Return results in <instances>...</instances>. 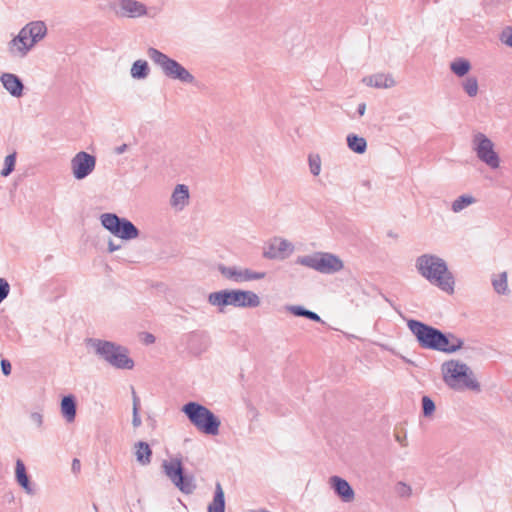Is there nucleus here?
<instances>
[{
    "label": "nucleus",
    "mask_w": 512,
    "mask_h": 512,
    "mask_svg": "<svg viewBox=\"0 0 512 512\" xmlns=\"http://www.w3.org/2000/svg\"><path fill=\"white\" fill-rule=\"evenodd\" d=\"M4 88L14 97L23 94V83L18 76L12 73H3L0 78Z\"/></svg>",
    "instance_id": "obj_18"
},
{
    "label": "nucleus",
    "mask_w": 512,
    "mask_h": 512,
    "mask_svg": "<svg viewBox=\"0 0 512 512\" xmlns=\"http://www.w3.org/2000/svg\"><path fill=\"white\" fill-rule=\"evenodd\" d=\"M147 55L166 77L182 83L192 84L195 82V77L184 66L158 49L148 48Z\"/></svg>",
    "instance_id": "obj_5"
},
{
    "label": "nucleus",
    "mask_w": 512,
    "mask_h": 512,
    "mask_svg": "<svg viewBox=\"0 0 512 512\" xmlns=\"http://www.w3.org/2000/svg\"><path fill=\"white\" fill-rule=\"evenodd\" d=\"M149 66L145 60H136L130 69L132 78L134 79H145L149 75Z\"/></svg>",
    "instance_id": "obj_28"
},
{
    "label": "nucleus",
    "mask_w": 512,
    "mask_h": 512,
    "mask_svg": "<svg viewBox=\"0 0 512 512\" xmlns=\"http://www.w3.org/2000/svg\"><path fill=\"white\" fill-rule=\"evenodd\" d=\"M395 492L399 497L408 498L412 494V488L404 482H398L395 485Z\"/></svg>",
    "instance_id": "obj_38"
},
{
    "label": "nucleus",
    "mask_w": 512,
    "mask_h": 512,
    "mask_svg": "<svg viewBox=\"0 0 512 512\" xmlns=\"http://www.w3.org/2000/svg\"><path fill=\"white\" fill-rule=\"evenodd\" d=\"M132 397H133V418H132V425L134 428H138L142 421L139 416V409H140V399L136 395L135 390H132Z\"/></svg>",
    "instance_id": "obj_32"
},
{
    "label": "nucleus",
    "mask_w": 512,
    "mask_h": 512,
    "mask_svg": "<svg viewBox=\"0 0 512 512\" xmlns=\"http://www.w3.org/2000/svg\"><path fill=\"white\" fill-rule=\"evenodd\" d=\"M330 488L344 503H350L355 499V492L351 485L339 476H331L328 480Z\"/></svg>",
    "instance_id": "obj_16"
},
{
    "label": "nucleus",
    "mask_w": 512,
    "mask_h": 512,
    "mask_svg": "<svg viewBox=\"0 0 512 512\" xmlns=\"http://www.w3.org/2000/svg\"><path fill=\"white\" fill-rule=\"evenodd\" d=\"M288 250L292 251L291 243L285 239L276 238L270 243L263 255L268 259L283 258V254Z\"/></svg>",
    "instance_id": "obj_17"
},
{
    "label": "nucleus",
    "mask_w": 512,
    "mask_h": 512,
    "mask_svg": "<svg viewBox=\"0 0 512 512\" xmlns=\"http://www.w3.org/2000/svg\"><path fill=\"white\" fill-rule=\"evenodd\" d=\"M9 291V283L5 279L0 278V303L8 296Z\"/></svg>",
    "instance_id": "obj_40"
},
{
    "label": "nucleus",
    "mask_w": 512,
    "mask_h": 512,
    "mask_svg": "<svg viewBox=\"0 0 512 512\" xmlns=\"http://www.w3.org/2000/svg\"><path fill=\"white\" fill-rule=\"evenodd\" d=\"M218 270L223 277L236 283L260 280L266 275L264 272H255L239 266L219 265Z\"/></svg>",
    "instance_id": "obj_13"
},
{
    "label": "nucleus",
    "mask_w": 512,
    "mask_h": 512,
    "mask_svg": "<svg viewBox=\"0 0 512 512\" xmlns=\"http://www.w3.org/2000/svg\"><path fill=\"white\" fill-rule=\"evenodd\" d=\"M445 381H454L458 384H477V378L471 368L458 360H450L442 365Z\"/></svg>",
    "instance_id": "obj_11"
},
{
    "label": "nucleus",
    "mask_w": 512,
    "mask_h": 512,
    "mask_svg": "<svg viewBox=\"0 0 512 512\" xmlns=\"http://www.w3.org/2000/svg\"><path fill=\"white\" fill-rule=\"evenodd\" d=\"M121 248V245H116L112 240H109L108 242V251L110 253H113L116 250H119Z\"/></svg>",
    "instance_id": "obj_45"
},
{
    "label": "nucleus",
    "mask_w": 512,
    "mask_h": 512,
    "mask_svg": "<svg viewBox=\"0 0 512 512\" xmlns=\"http://www.w3.org/2000/svg\"><path fill=\"white\" fill-rule=\"evenodd\" d=\"M396 441L399 442L403 447L407 446L406 435L402 433L395 434Z\"/></svg>",
    "instance_id": "obj_43"
},
{
    "label": "nucleus",
    "mask_w": 512,
    "mask_h": 512,
    "mask_svg": "<svg viewBox=\"0 0 512 512\" xmlns=\"http://www.w3.org/2000/svg\"><path fill=\"white\" fill-rule=\"evenodd\" d=\"M422 410L425 417H430L435 411V404L433 400L428 396L422 397Z\"/></svg>",
    "instance_id": "obj_37"
},
{
    "label": "nucleus",
    "mask_w": 512,
    "mask_h": 512,
    "mask_svg": "<svg viewBox=\"0 0 512 512\" xmlns=\"http://www.w3.org/2000/svg\"><path fill=\"white\" fill-rule=\"evenodd\" d=\"M188 200V187L184 184L176 185L171 195L170 205L177 210H182L188 204Z\"/></svg>",
    "instance_id": "obj_20"
},
{
    "label": "nucleus",
    "mask_w": 512,
    "mask_h": 512,
    "mask_svg": "<svg viewBox=\"0 0 512 512\" xmlns=\"http://www.w3.org/2000/svg\"><path fill=\"white\" fill-rule=\"evenodd\" d=\"M208 512H225L224 491L220 483L216 484L213 500L208 505Z\"/></svg>",
    "instance_id": "obj_23"
},
{
    "label": "nucleus",
    "mask_w": 512,
    "mask_h": 512,
    "mask_svg": "<svg viewBox=\"0 0 512 512\" xmlns=\"http://www.w3.org/2000/svg\"><path fill=\"white\" fill-rule=\"evenodd\" d=\"M296 263L322 274H334L344 268L343 260L329 252H314L309 255L299 256Z\"/></svg>",
    "instance_id": "obj_7"
},
{
    "label": "nucleus",
    "mask_w": 512,
    "mask_h": 512,
    "mask_svg": "<svg viewBox=\"0 0 512 512\" xmlns=\"http://www.w3.org/2000/svg\"><path fill=\"white\" fill-rule=\"evenodd\" d=\"M231 306L238 308H256L260 306V297L250 290H230Z\"/></svg>",
    "instance_id": "obj_15"
},
{
    "label": "nucleus",
    "mask_w": 512,
    "mask_h": 512,
    "mask_svg": "<svg viewBox=\"0 0 512 512\" xmlns=\"http://www.w3.org/2000/svg\"><path fill=\"white\" fill-rule=\"evenodd\" d=\"M456 388H458L459 390L464 388L465 386H455ZM472 390H474L475 392H480V389H479V386H476V385H473V386H469Z\"/></svg>",
    "instance_id": "obj_49"
},
{
    "label": "nucleus",
    "mask_w": 512,
    "mask_h": 512,
    "mask_svg": "<svg viewBox=\"0 0 512 512\" xmlns=\"http://www.w3.org/2000/svg\"><path fill=\"white\" fill-rule=\"evenodd\" d=\"M286 311L290 312L294 316L306 317L312 321L321 322L320 316L300 305H288L285 307Z\"/></svg>",
    "instance_id": "obj_27"
},
{
    "label": "nucleus",
    "mask_w": 512,
    "mask_h": 512,
    "mask_svg": "<svg viewBox=\"0 0 512 512\" xmlns=\"http://www.w3.org/2000/svg\"><path fill=\"white\" fill-rule=\"evenodd\" d=\"M46 34L47 26L43 21L29 22L9 41L8 51L14 57L23 58Z\"/></svg>",
    "instance_id": "obj_3"
},
{
    "label": "nucleus",
    "mask_w": 512,
    "mask_h": 512,
    "mask_svg": "<svg viewBox=\"0 0 512 512\" xmlns=\"http://www.w3.org/2000/svg\"><path fill=\"white\" fill-rule=\"evenodd\" d=\"M189 345L192 347V343L194 341H197V340H203V339H206L207 337L203 334V333H199V332H192L189 334Z\"/></svg>",
    "instance_id": "obj_41"
},
{
    "label": "nucleus",
    "mask_w": 512,
    "mask_h": 512,
    "mask_svg": "<svg viewBox=\"0 0 512 512\" xmlns=\"http://www.w3.org/2000/svg\"><path fill=\"white\" fill-rule=\"evenodd\" d=\"M29 423L36 430L43 429L44 416L39 411H34L29 414Z\"/></svg>",
    "instance_id": "obj_36"
},
{
    "label": "nucleus",
    "mask_w": 512,
    "mask_h": 512,
    "mask_svg": "<svg viewBox=\"0 0 512 512\" xmlns=\"http://www.w3.org/2000/svg\"><path fill=\"white\" fill-rule=\"evenodd\" d=\"M145 341L146 343H154L155 337L152 334H147Z\"/></svg>",
    "instance_id": "obj_48"
},
{
    "label": "nucleus",
    "mask_w": 512,
    "mask_h": 512,
    "mask_svg": "<svg viewBox=\"0 0 512 512\" xmlns=\"http://www.w3.org/2000/svg\"><path fill=\"white\" fill-rule=\"evenodd\" d=\"M15 163H16V153L14 152L12 154L7 155L4 160V168L1 170L0 175L2 177L9 176L15 168Z\"/></svg>",
    "instance_id": "obj_33"
},
{
    "label": "nucleus",
    "mask_w": 512,
    "mask_h": 512,
    "mask_svg": "<svg viewBox=\"0 0 512 512\" xmlns=\"http://www.w3.org/2000/svg\"><path fill=\"white\" fill-rule=\"evenodd\" d=\"M308 163L311 174L318 176L321 172V158L319 154H310L308 157Z\"/></svg>",
    "instance_id": "obj_34"
},
{
    "label": "nucleus",
    "mask_w": 512,
    "mask_h": 512,
    "mask_svg": "<svg viewBox=\"0 0 512 512\" xmlns=\"http://www.w3.org/2000/svg\"><path fill=\"white\" fill-rule=\"evenodd\" d=\"M472 65L468 59L459 57L450 63V70L457 76L463 77L470 72Z\"/></svg>",
    "instance_id": "obj_26"
},
{
    "label": "nucleus",
    "mask_w": 512,
    "mask_h": 512,
    "mask_svg": "<svg viewBox=\"0 0 512 512\" xmlns=\"http://www.w3.org/2000/svg\"><path fill=\"white\" fill-rule=\"evenodd\" d=\"M362 82L370 87L382 88L384 86L383 74H375L362 79Z\"/></svg>",
    "instance_id": "obj_35"
},
{
    "label": "nucleus",
    "mask_w": 512,
    "mask_h": 512,
    "mask_svg": "<svg viewBox=\"0 0 512 512\" xmlns=\"http://www.w3.org/2000/svg\"><path fill=\"white\" fill-rule=\"evenodd\" d=\"M500 0H484V7L486 9H492L499 4Z\"/></svg>",
    "instance_id": "obj_44"
},
{
    "label": "nucleus",
    "mask_w": 512,
    "mask_h": 512,
    "mask_svg": "<svg viewBox=\"0 0 512 512\" xmlns=\"http://www.w3.org/2000/svg\"><path fill=\"white\" fill-rule=\"evenodd\" d=\"M207 301L211 306L217 307L220 312H223L226 306L231 305L230 290L211 292Z\"/></svg>",
    "instance_id": "obj_21"
},
{
    "label": "nucleus",
    "mask_w": 512,
    "mask_h": 512,
    "mask_svg": "<svg viewBox=\"0 0 512 512\" xmlns=\"http://www.w3.org/2000/svg\"><path fill=\"white\" fill-rule=\"evenodd\" d=\"M111 8L121 17L139 18L147 14V7L137 0H114Z\"/></svg>",
    "instance_id": "obj_14"
},
{
    "label": "nucleus",
    "mask_w": 512,
    "mask_h": 512,
    "mask_svg": "<svg viewBox=\"0 0 512 512\" xmlns=\"http://www.w3.org/2000/svg\"><path fill=\"white\" fill-rule=\"evenodd\" d=\"M127 149V145L126 144H123L119 147L116 148V153L117 154H122L123 152H125Z\"/></svg>",
    "instance_id": "obj_47"
},
{
    "label": "nucleus",
    "mask_w": 512,
    "mask_h": 512,
    "mask_svg": "<svg viewBox=\"0 0 512 512\" xmlns=\"http://www.w3.org/2000/svg\"><path fill=\"white\" fill-rule=\"evenodd\" d=\"M1 369H2V372L4 375H9L11 373V363L6 360V359H2L1 360Z\"/></svg>",
    "instance_id": "obj_42"
},
{
    "label": "nucleus",
    "mask_w": 512,
    "mask_h": 512,
    "mask_svg": "<svg viewBox=\"0 0 512 512\" xmlns=\"http://www.w3.org/2000/svg\"><path fill=\"white\" fill-rule=\"evenodd\" d=\"M166 476L184 494H191L196 489L194 478L183 475L182 462L179 458H172L162 464Z\"/></svg>",
    "instance_id": "obj_10"
},
{
    "label": "nucleus",
    "mask_w": 512,
    "mask_h": 512,
    "mask_svg": "<svg viewBox=\"0 0 512 512\" xmlns=\"http://www.w3.org/2000/svg\"><path fill=\"white\" fill-rule=\"evenodd\" d=\"M100 221L105 229L122 240H132L139 237L140 232L131 221L126 218H120L114 213L102 214Z\"/></svg>",
    "instance_id": "obj_9"
},
{
    "label": "nucleus",
    "mask_w": 512,
    "mask_h": 512,
    "mask_svg": "<svg viewBox=\"0 0 512 512\" xmlns=\"http://www.w3.org/2000/svg\"><path fill=\"white\" fill-rule=\"evenodd\" d=\"M492 286L494 291L500 295H507L510 290L508 286L507 272H501L492 276Z\"/></svg>",
    "instance_id": "obj_25"
},
{
    "label": "nucleus",
    "mask_w": 512,
    "mask_h": 512,
    "mask_svg": "<svg viewBox=\"0 0 512 512\" xmlns=\"http://www.w3.org/2000/svg\"><path fill=\"white\" fill-rule=\"evenodd\" d=\"M366 111V105L365 103H361L358 105V108H357V113L359 114V116H363L364 113Z\"/></svg>",
    "instance_id": "obj_46"
},
{
    "label": "nucleus",
    "mask_w": 512,
    "mask_h": 512,
    "mask_svg": "<svg viewBox=\"0 0 512 512\" xmlns=\"http://www.w3.org/2000/svg\"><path fill=\"white\" fill-rule=\"evenodd\" d=\"M407 326L424 349L454 353L463 347V340L452 333L444 334L440 330L418 320H408Z\"/></svg>",
    "instance_id": "obj_1"
},
{
    "label": "nucleus",
    "mask_w": 512,
    "mask_h": 512,
    "mask_svg": "<svg viewBox=\"0 0 512 512\" xmlns=\"http://www.w3.org/2000/svg\"><path fill=\"white\" fill-rule=\"evenodd\" d=\"M390 85H394V81H393L392 79H391V80H389V79L386 77V83H385L386 88H387L388 86H390Z\"/></svg>",
    "instance_id": "obj_50"
},
{
    "label": "nucleus",
    "mask_w": 512,
    "mask_h": 512,
    "mask_svg": "<svg viewBox=\"0 0 512 512\" xmlns=\"http://www.w3.org/2000/svg\"><path fill=\"white\" fill-rule=\"evenodd\" d=\"M15 480L27 494H34L33 487L26 472L25 464L21 459H17L15 462Z\"/></svg>",
    "instance_id": "obj_19"
},
{
    "label": "nucleus",
    "mask_w": 512,
    "mask_h": 512,
    "mask_svg": "<svg viewBox=\"0 0 512 512\" xmlns=\"http://www.w3.org/2000/svg\"><path fill=\"white\" fill-rule=\"evenodd\" d=\"M182 411L199 431L213 436L219 433L221 422L208 408L189 402L183 406Z\"/></svg>",
    "instance_id": "obj_6"
},
{
    "label": "nucleus",
    "mask_w": 512,
    "mask_h": 512,
    "mask_svg": "<svg viewBox=\"0 0 512 512\" xmlns=\"http://www.w3.org/2000/svg\"><path fill=\"white\" fill-rule=\"evenodd\" d=\"M476 202L475 197L472 195L464 194L456 198L451 205V209L454 213H459L468 206Z\"/></svg>",
    "instance_id": "obj_31"
},
{
    "label": "nucleus",
    "mask_w": 512,
    "mask_h": 512,
    "mask_svg": "<svg viewBox=\"0 0 512 512\" xmlns=\"http://www.w3.org/2000/svg\"><path fill=\"white\" fill-rule=\"evenodd\" d=\"M347 145L351 151L357 154H363L367 148L366 140L356 134H349L347 136Z\"/></svg>",
    "instance_id": "obj_29"
},
{
    "label": "nucleus",
    "mask_w": 512,
    "mask_h": 512,
    "mask_svg": "<svg viewBox=\"0 0 512 512\" xmlns=\"http://www.w3.org/2000/svg\"><path fill=\"white\" fill-rule=\"evenodd\" d=\"M461 87L470 98L476 97L479 93V83L477 77L475 76L466 77L462 81Z\"/></svg>",
    "instance_id": "obj_30"
},
{
    "label": "nucleus",
    "mask_w": 512,
    "mask_h": 512,
    "mask_svg": "<svg viewBox=\"0 0 512 512\" xmlns=\"http://www.w3.org/2000/svg\"><path fill=\"white\" fill-rule=\"evenodd\" d=\"M472 150L477 158L490 169H498L500 167V156L495 150L494 142L484 133L475 132L471 140Z\"/></svg>",
    "instance_id": "obj_8"
},
{
    "label": "nucleus",
    "mask_w": 512,
    "mask_h": 512,
    "mask_svg": "<svg viewBox=\"0 0 512 512\" xmlns=\"http://www.w3.org/2000/svg\"><path fill=\"white\" fill-rule=\"evenodd\" d=\"M70 165L73 177L82 180L94 171L96 158L85 151H80L71 159Z\"/></svg>",
    "instance_id": "obj_12"
},
{
    "label": "nucleus",
    "mask_w": 512,
    "mask_h": 512,
    "mask_svg": "<svg viewBox=\"0 0 512 512\" xmlns=\"http://www.w3.org/2000/svg\"><path fill=\"white\" fill-rule=\"evenodd\" d=\"M61 413L67 422H72L76 416V401L72 395L63 397L61 401Z\"/></svg>",
    "instance_id": "obj_22"
},
{
    "label": "nucleus",
    "mask_w": 512,
    "mask_h": 512,
    "mask_svg": "<svg viewBox=\"0 0 512 512\" xmlns=\"http://www.w3.org/2000/svg\"><path fill=\"white\" fill-rule=\"evenodd\" d=\"M135 456L141 465H148L151 462L152 450L146 442L139 441L135 444Z\"/></svg>",
    "instance_id": "obj_24"
},
{
    "label": "nucleus",
    "mask_w": 512,
    "mask_h": 512,
    "mask_svg": "<svg viewBox=\"0 0 512 512\" xmlns=\"http://www.w3.org/2000/svg\"><path fill=\"white\" fill-rule=\"evenodd\" d=\"M72 465H73V468H74V469H75V467H77V466L79 467V466H80V462H79V460L74 459V460H73V464H72Z\"/></svg>",
    "instance_id": "obj_51"
},
{
    "label": "nucleus",
    "mask_w": 512,
    "mask_h": 512,
    "mask_svg": "<svg viewBox=\"0 0 512 512\" xmlns=\"http://www.w3.org/2000/svg\"><path fill=\"white\" fill-rule=\"evenodd\" d=\"M500 41L508 47H512V27H506L502 30L500 37Z\"/></svg>",
    "instance_id": "obj_39"
},
{
    "label": "nucleus",
    "mask_w": 512,
    "mask_h": 512,
    "mask_svg": "<svg viewBox=\"0 0 512 512\" xmlns=\"http://www.w3.org/2000/svg\"><path fill=\"white\" fill-rule=\"evenodd\" d=\"M416 268L422 277L442 291L448 294L454 292V277L442 258L433 254H423L417 258Z\"/></svg>",
    "instance_id": "obj_2"
},
{
    "label": "nucleus",
    "mask_w": 512,
    "mask_h": 512,
    "mask_svg": "<svg viewBox=\"0 0 512 512\" xmlns=\"http://www.w3.org/2000/svg\"><path fill=\"white\" fill-rule=\"evenodd\" d=\"M87 345L103 361L117 369H132L134 361L129 357L128 349L113 342L101 339H88Z\"/></svg>",
    "instance_id": "obj_4"
}]
</instances>
